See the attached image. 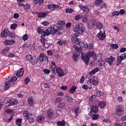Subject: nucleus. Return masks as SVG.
I'll return each mask as SVG.
<instances>
[{
  "instance_id": "nucleus-1",
  "label": "nucleus",
  "mask_w": 126,
  "mask_h": 126,
  "mask_svg": "<svg viewBox=\"0 0 126 126\" xmlns=\"http://www.w3.org/2000/svg\"><path fill=\"white\" fill-rule=\"evenodd\" d=\"M37 33L38 34H42L41 36V43L42 44V47H41V50L44 51L46 49V47L48 48L50 47V45L47 46V44L45 43L47 41V35L46 34V30H44L43 29H41L40 27H38L37 28Z\"/></svg>"
},
{
  "instance_id": "nucleus-2",
  "label": "nucleus",
  "mask_w": 126,
  "mask_h": 126,
  "mask_svg": "<svg viewBox=\"0 0 126 126\" xmlns=\"http://www.w3.org/2000/svg\"><path fill=\"white\" fill-rule=\"evenodd\" d=\"M58 26L57 25L53 26V27H49L48 29L46 30V34L48 36L51 34H54L56 33H58Z\"/></svg>"
},
{
  "instance_id": "nucleus-3",
  "label": "nucleus",
  "mask_w": 126,
  "mask_h": 126,
  "mask_svg": "<svg viewBox=\"0 0 126 126\" xmlns=\"http://www.w3.org/2000/svg\"><path fill=\"white\" fill-rule=\"evenodd\" d=\"M116 114L118 116H122L124 114V107L122 105H118L116 108Z\"/></svg>"
},
{
  "instance_id": "nucleus-4",
  "label": "nucleus",
  "mask_w": 126,
  "mask_h": 126,
  "mask_svg": "<svg viewBox=\"0 0 126 126\" xmlns=\"http://www.w3.org/2000/svg\"><path fill=\"white\" fill-rule=\"evenodd\" d=\"M85 31V29L83 27V25L82 24H79L77 25L74 29H73V31L79 32L80 34H82Z\"/></svg>"
},
{
  "instance_id": "nucleus-5",
  "label": "nucleus",
  "mask_w": 126,
  "mask_h": 126,
  "mask_svg": "<svg viewBox=\"0 0 126 126\" xmlns=\"http://www.w3.org/2000/svg\"><path fill=\"white\" fill-rule=\"evenodd\" d=\"M88 82L90 83L91 85H94V86H96L99 84V81L95 80V76L93 75H91L89 77Z\"/></svg>"
},
{
  "instance_id": "nucleus-6",
  "label": "nucleus",
  "mask_w": 126,
  "mask_h": 126,
  "mask_svg": "<svg viewBox=\"0 0 126 126\" xmlns=\"http://www.w3.org/2000/svg\"><path fill=\"white\" fill-rule=\"evenodd\" d=\"M90 57L86 54L82 53L81 55V59L86 65H88L90 62Z\"/></svg>"
},
{
  "instance_id": "nucleus-7",
  "label": "nucleus",
  "mask_w": 126,
  "mask_h": 126,
  "mask_svg": "<svg viewBox=\"0 0 126 126\" xmlns=\"http://www.w3.org/2000/svg\"><path fill=\"white\" fill-rule=\"evenodd\" d=\"M126 59V53L124 54H122L121 55L119 56L118 57L117 61V65H119L122 63V61H124Z\"/></svg>"
},
{
  "instance_id": "nucleus-8",
  "label": "nucleus",
  "mask_w": 126,
  "mask_h": 126,
  "mask_svg": "<svg viewBox=\"0 0 126 126\" xmlns=\"http://www.w3.org/2000/svg\"><path fill=\"white\" fill-rule=\"evenodd\" d=\"M38 61L41 63H46L48 61V57L43 53H41L39 56Z\"/></svg>"
},
{
  "instance_id": "nucleus-9",
  "label": "nucleus",
  "mask_w": 126,
  "mask_h": 126,
  "mask_svg": "<svg viewBox=\"0 0 126 126\" xmlns=\"http://www.w3.org/2000/svg\"><path fill=\"white\" fill-rule=\"evenodd\" d=\"M97 37H98L99 40H104L106 37L105 34V31H103V32L102 31H99L97 35Z\"/></svg>"
},
{
  "instance_id": "nucleus-10",
  "label": "nucleus",
  "mask_w": 126,
  "mask_h": 126,
  "mask_svg": "<svg viewBox=\"0 0 126 126\" xmlns=\"http://www.w3.org/2000/svg\"><path fill=\"white\" fill-rule=\"evenodd\" d=\"M10 86V83L9 82H5L4 84V86L0 85V90L1 92H4L9 89Z\"/></svg>"
},
{
  "instance_id": "nucleus-11",
  "label": "nucleus",
  "mask_w": 126,
  "mask_h": 126,
  "mask_svg": "<svg viewBox=\"0 0 126 126\" xmlns=\"http://www.w3.org/2000/svg\"><path fill=\"white\" fill-rule=\"evenodd\" d=\"M95 4L98 7H101V8L107 7V5H106L105 2H103V0H95Z\"/></svg>"
},
{
  "instance_id": "nucleus-12",
  "label": "nucleus",
  "mask_w": 126,
  "mask_h": 126,
  "mask_svg": "<svg viewBox=\"0 0 126 126\" xmlns=\"http://www.w3.org/2000/svg\"><path fill=\"white\" fill-rule=\"evenodd\" d=\"M55 71L56 73H58L59 77H63L64 75L63 71L62 70V68L60 67H57L56 68H55Z\"/></svg>"
},
{
  "instance_id": "nucleus-13",
  "label": "nucleus",
  "mask_w": 126,
  "mask_h": 126,
  "mask_svg": "<svg viewBox=\"0 0 126 126\" xmlns=\"http://www.w3.org/2000/svg\"><path fill=\"white\" fill-rule=\"evenodd\" d=\"M60 7V5L58 4H48L47 5V9L50 11H54L56 9H58Z\"/></svg>"
},
{
  "instance_id": "nucleus-14",
  "label": "nucleus",
  "mask_w": 126,
  "mask_h": 126,
  "mask_svg": "<svg viewBox=\"0 0 126 126\" xmlns=\"http://www.w3.org/2000/svg\"><path fill=\"white\" fill-rule=\"evenodd\" d=\"M115 61V58L110 56L109 58H107L105 59L106 63H108L110 65H112L114 62Z\"/></svg>"
},
{
  "instance_id": "nucleus-15",
  "label": "nucleus",
  "mask_w": 126,
  "mask_h": 126,
  "mask_svg": "<svg viewBox=\"0 0 126 126\" xmlns=\"http://www.w3.org/2000/svg\"><path fill=\"white\" fill-rule=\"evenodd\" d=\"M27 102L30 107H32L33 104H35V100L33 99L32 96L28 97Z\"/></svg>"
},
{
  "instance_id": "nucleus-16",
  "label": "nucleus",
  "mask_w": 126,
  "mask_h": 126,
  "mask_svg": "<svg viewBox=\"0 0 126 126\" xmlns=\"http://www.w3.org/2000/svg\"><path fill=\"white\" fill-rule=\"evenodd\" d=\"M95 22L93 21V20L89 21L87 23V27L90 29H92L95 27Z\"/></svg>"
},
{
  "instance_id": "nucleus-17",
  "label": "nucleus",
  "mask_w": 126,
  "mask_h": 126,
  "mask_svg": "<svg viewBox=\"0 0 126 126\" xmlns=\"http://www.w3.org/2000/svg\"><path fill=\"white\" fill-rule=\"evenodd\" d=\"M49 14H50V12H48V11L38 13L37 15V17L38 18L46 17Z\"/></svg>"
},
{
  "instance_id": "nucleus-18",
  "label": "nucleus",
  "mask_w": 126,
  "mask_h": 126,
  "mask_svg": "<svg viewBox=\"0 0 126 126\" xmlns=\"http://www.w3.org/2000/svg\"><path fill=\"white\" fill-rule=\"evenodd\" d=\"M24 73V68H20L18 71L17 73H16V76L18 77H21L23 75Z\"/></svg>"
},
{
  "instance_id": "nucleus-19",
  "label": "nucleus",
  "mask_w": 126,
  "mask_h": 126,
  "mask_svg": "<svg viewBox=\"0 0 126 126\" xmlns=\"http://www.w3.org/2000/svg\"><path fill=\"white\" fill-rule=\"evenodd\" d=\"M46 117L44 115H39L37 117V122L38 123H42L44 121Z\"/></svg>"
},
{
  "instance_id": "nucleus-20",
  "label": "nucleus",
  "mask_w": 126,
  "mask_h": 126,
  "mask_svg": "<svg viewBox=\"0 0 126 126\" xmlns=\"http://www.w3.org/2000/svg\"><path fill=\"white\" fill-rule=\"evenodd\" d=\"M55 112L52 109H49L47 112V117L49 119H52L54 116Z\"/></svg>"
},
{
  "instance_id": "nucleus-21",
  "label": "nucleus",
  "mask_w": 126,
  "mask_h": 126,
  "mask_svg": "<svg viewBox=\"0 0 126 126\" xmlns=\"http://www.w3.org/2000/svg\"><path fill=\"white\" fill-rule=\"evenodd\" d=\"M9 33L10 32L8 30L4 29V30L1 32V37H5L7 36V35H8V34H9Z\"/></svg>"
},
{
  "instance_id": "nucleus-22",
  "label": "nucleus",
  "mask_w": 126,
  "mask_h": 126,
  "mask_svg": "<svg viewBox=\"0 0 126 126\" xmlns=\"http://www.w3.org/2000/svg\"><path fill=\"white\" fill-rule=\"evenodd\" d=\"M15 43V41L14 40H6L4 41V45L6 46H9Z\"/></svg>"
},
{
  "instance_id": "nucleus-23",
  "label": "nucleus",
  "mask_w": 126,
  "mask_h": 126,
  "mask_svg": "<svg viewBox=\"0 0 126 126\" xmlns=\"http://www.w3.org/2000/svg\"><path fill=\"white\" fill-rule=\"evenodd\" d=\"M90 116L92 117V120H94L98 119L99 117V114H95V113H92V112H90Z\"/></svg>"
},
{
  "instance_id": "nucleus-24",
  "label": "nucleus",
  "mask_w": 126,
  "mask_h": 126,
  "mask_svg": "<svg viewBox=\"0 0 126 126\" xmlns=\"http://www.w3.org/2000/svg\"><path fill=\"white\" fill-rule=\"evenodd\" d=\"M92 113H96L98 112V106L96 105H92L91 108Z\"/></svg>"
},
{
  "instance_id": "nucleus-25",
  "label": "nucleus",
  "mask_w": 126,
  "mask_h": 126,
  "mask_svg": "<svg viewBox=\"0 0 126 126\" xmlns=\"http://www.w3.org/2000/svg\"><path fill=\"white\" fill-rule=\"evenodd\" d=\"M9 103H10V104H9L8 106H11L17 105L18 103V101L17 99H10V101H9Z\"/></svg>"
},
{
  "instance_id": "nucleus-26",
  "label": "nucleus",
  "mask_w": 126,
  "mask_h": 126,
  "mask_svg": "<svg viewBox=\"0 0 126 126\" xmlns=\"http://www.w3.org/2000/svg\"><path fill=\"white\" fill-rule=\"evenodd\" d=\"M51 64H52V66H50V69H51V71L53 73H56L55 69L56 67H57L56 66V63L54 62H52L51 63Z\"/></svg>"
},
{
  "instance_id": "nucleus-27",
  "label": "nucleus",
  "mask_w": 126,
  "mask_h": 126,
  "mask_svg": "<svg viewBox=\"0 0 126 126\" xmlns=\"http://www.w3.org/2000/svg\"><path fill=\"white\" fill-rule=\"evenodd\" d=\"M29 61L31 62V63L32 65H36L38 63L37 59L35 56L33 57V58H32V59L31 60H30Z\"/></svg>"
},
{
  "instance_id": "nucleus-28",
  "label": "nucleus",
  "mask_w": 126,
  "mask_h": 126,
  "mask_svg": "<svg viewBox=\"0 0 126 126\" xmlns=\"http://www.w3.org/2000/svg\"><path fill=\"white\" fill-rule=\"evenodd\" d=\"M80 9L84 11V12H86V14L89 13V9L86 6L80 5Z\"/></svg>"
},
{
  "instance_id": "nucleus-29",
  "label": "nucleus",
  "mask_w": 126,
  "mask_h": 126,
  "mask_svg": "<svg viewBox=\"0 0 126 126\" xmlns=\"http://www.w3.org/2000/svg\"><path fill=\"white\" fill-rule=\"evenodd\" d=\"M74 48L75 49V53L79 54V53H82L83 49L82 47H78L77 45H74Z\"/></svg>"
},
{
  "instance_id": "nucleus-30",
  "label": "nucleus",
  "mask_w": 126,
  "mask_h": 126,
  "mask_svg": "<svg viewBox=\"0 0 126 126\" xmlns=\"http://www.w3.org/2000/svg\"><path fill=\"white\" fill-rule=\"evenodd\" d=\"M79 55V53L78 54L77 52H75L72 56L73 61H74L75 62H77Z\"/></svg>"
},
{
  "instance_id": "nucleus-31",
  "label": "nucleus",
  "mask_w": 126,
  "mask_h": 126,
  "mask_svg": "<svg viewBox=\"0 0 126 126\" xmlns=\"http://www.w3.org/2000/svg\"><path fill=\"white\" fill-rule=\"evenodd\" d=\"M103 28V24L102 23L98 22L96 23V28L97 30H101Z\"/></svg>"
},
{
  "instance_id": "nucleus-32",
  "label": "nucleus",
  "mask_w": 126,
  "mask_h": 126,
  "mask_svg": "<svg viewBox=\"0 0 126 126\" xmlns=\"http://www.w3.org/2000/svg\"><path fill=\"white\" fill-rule=\"evenodd\" d=\"M66 125V122L63 120L62 121L57 122V126H65Z\"/></svg>"
},
{
  "instance_id": "nucleus-33",
  "label": "nucleus",
  "mask_w": 126,
  "mask_h": 126,
  "mask_svg": "<svg viewBox=\"0 0 126 126\" xmlns=\"http://www.w3.org/2000/svg\"><path fill=\"white\" fill-rule=\"evenodd\" d=\"M83 16L81 14H77L76 16L74 17V19L76 21H78L83 18Z\"/></svg>"
},
{
  "instance_id": "nucleus-34",
  "label": "nucleus",
  "mask_w": 126,
  "mask_h": 126,
  "mask_svg": "<svg viewBox=\"0 0 126 126\" xmlns=\"http://www.w3.org/2000/svg\"><path fill=\"white\" fill-rule=\"evenodd\" d=\"M99 69L98 68H95L94 69H92V71L90 72V75L95 74V73L99 71Z\"/></svg>"
},
{
  "instance_id": "nucleus-35",
  "label": "nucleus",
  "mask_w": 126,
  "mask_h": 126,
  "mask_svg": "<svg viewBox=\"0 0 126 126\" xmlns=\"http://www.w3.org/2000/svg\"><path fill=\"white\" fill-rule=\"evenodd\" d=\"M63 27L62 25H60L59 26H58V32L57 34H62V32H61L60 31H63Z\"/></svg>"
},
{
  "instance_id": "nucleus-36",
  "label": "nucleus",
  "mask_w": 126,
  "mask_h": 126,
  "mask_svg": "<svg viewBox=\"0 0 126 126\" xmlns=\"http://www.w3.org/2000/svg\"><path fill=\"white\" fill-rule=\"evenodd\" d=\"M79 46L81 48L83 47L84 49H87L88 48V44L84 43V42H81L80 45Z\"/></svg>"
},
{
  "instance_id": "nucleus-37",
  "label": "nucleus",
  "mask_w": 126,
  "mask_h": 126,
  "mask_svg": "<svg viewBox=\"0 0 126 126\" xmlns=\"http://www.w3.org/2000/svg\"><path fill=\"white\" fill-rule=\"evenodd\" d=\"M57 44L60 46L65 45L67 44V41L66 40H60L57 42Z\"/></svg>"
},
{
  "instance_id": "nucleus-38",
  "label": "nucleus",
  "mask_w": 126,
  "mask_h": 126,
  "mask_svg": "<svg viewBox=\"0 0 126 126\" xmlns=\"http://www.w3.org/2000/svg\"><path fill=\"white\" fill-rule=\"evenodd\" d=\"M64 96L65 98H66L68 102H69L70 103L73 102V97H71L69 95H65Z\"/></svg>"
},
{
  "instance_id": "nucleus-39",
  "label": "nucleus",
  "mask_w": 126,
  "mask_h": 126,
  "mask_svg": "<svg viewBox=\"0 0 126 126\" xmlns=\"http://www.w3.org/2000/svg\"><path fill=\"white\" fill-rule=\"evenodd\" d=\"M98 105L102 109H104L107 104L104 101H99Z\"/></svg>"
},
{
  "instance_id": "nucleus-40",
  "label": "nucleus",
  "mask_w": 126,
  "mask_h": 126,
  "mask_svg": "<svg viewBox=\"0 0 126 126\" xmlns=\"http://www.w3.org/2000/svg\"><path fill=\"white\" fill-rule=\"evenodd\" d=\"M22 121V119H16V121H15L16 125H17L18 126H21Z\"/></svg>"
},
{
  "instance_id": "nucleus-41",
  "label": "nucleus",
  "mask_w": 126,
  "mask_h": 126,
  "mask_svg": "<svg viewBox=\"0 0 126 126\" xmlns=\"http://www.w3.org/2000/svg\"><path fill=\"white\" fill-rule=\"evenodd\" d=\"M97 63L99 67L103 66L105 64V61L103 60H101L98 61Z\"/></svg>"
},
{
  "instance_id": "nucleus-42",
  "label": "nucleus",
  "mask_w": 126,
  "mask_h": 126,
  "mask_svg": "<svg viewBox=\"0 0 126 126\" xmlns=\"http://www.w3.org/2000/svg\"><path fill=\"white\" fill-rule=\"evenodd\" d=\"M73 40L75 41V44H78L79 45L82 42L81 38H74Z\"/></svg>"
},
{
  "instance_id": "nucleus-43",
  "label": "nucleus",
  "mask_w": 126,
  "mask_h": 126,
  "mask_svg": "<svg viewBox=\"0 0 126 126\" xmlns=\"http://www.w3.org/2000/svg\"><path fill=\"white\" fill-rule=\"evenodd\" d=\"M87 54V56H88V57H89V58H91L92 57L96 56V54L94 52V51L89 52L87 54Z\"/></svg>"
},
{
  "instance_id": "nucleus-44",
  "label": "nucleus",
  "mask_w": 126,
  "mask_h": 126,
  "mask_svg": "<svg viewBox=\"0 0 126 126\" xmlns=\"http://www.w3.org/2000/svg\"><path fill=\"white\" fill-rule=\"evenodd\" d=\"M64 107H65V104L62 102L58 104L57 108L59 109H63Z\"/></svg>"
},
{
  "instance_id": "nucleus-45",
  "label": "nucleus",
  "mask_w": 126,
  "mask_h": 126,
  "mask_svg": "<svg viewBox=\"0 0 126 126\" xmlns=\"http://www.w3.org/2000/svg\"><path fill=\"white\" fill-rule=\"evenodd\" d=\"M9 51H10V48H9L8 47H7L4 48V49L1 51V53H2V54H7V53H8Z\"/></svg>"
},
{
  "instance_id": "nucleus-46",
  "label": "nucleus",
  "mask_w": 126,
  "mask_h": 126,
  "mask_svg": "<svg viewBox=\"0 0 126 126\" xmlns=\"http://www.w3.org/2000/svg\"><path fill=\"white\" fill-rule=\"evenodd\" d=\"M110 47L112 48V49L115 50L119 48V45L117 44H111L110 45Z\"/></svg>"
},
{
  "instance_id": "nucleus-47",
  "label": "nucleus",
  "mask_w": 126,
  "mask_h": 126,
  "mask_svg": "<svg viewBox=\"0 0 126 126\" xmlns=\"http://www.w3.org/2000/svg\"><path fill=\"white\" fill-rule=\"evenodd\" d=\"M77 90V87L75 86H72V87L70 89V92L71 94H73L75 93V91Z\"/></svg>"
},
{
  "instance_id": "nucleus-48",
  "label": "nucleus",
  "mask_w": 126,
  "mask_h": 126,
  "mask_svg": "<svg viewBox=\"0 0 126 126\" xmlns=\"http://www.w3.org/2000/svg\"><path fill=\"white\" fill-rule=\"evenodd\" d=\"M17 80V78L16 76H13L11 80H8V82L9 83H11V82H15V81H16V80Z\"/></svg>"
},
{
  "instance_id": "nucleus-49",
  "label": "nucleus",
  "mask_w": 126,
  "mask_h": 126,
  "mask_svg": "<svg viewBox=\"0 0 126 126\" xmlns=\"http://www.w3.org/2000/svg\"><path fill=\"white\" fill-rule=\"evenodd\" d=\"M34 57V56H33L32 55H28L27 56H26V59L27 60V61H30Z\"/></svg>"
},
{
  "instance_id": "nucleus-50",
  "label": "nucleus",
  "mask_w": 126,
  "mask_h": 126,
  "mask_svg": "<svg viewBox=\"0 0 126 126\" xmlns=\"http://www.w3.org/2000/svg\"><path fill=\"white\" fill-rule=\"evenodd\" d=\"M17 25L16 24H13L10 26V28L12 30H15L17 28Z\"/></svg>"
},
{
  "instance_id": "nucleus-51",
  "label": "nucleus",
  "mask_w": 126,
  "mask_h": 126,
  "mask_svg": "<svg viewBox=\"0 0 126 126\" xmlns=\"http://www.w3.org/2000/svg\"><path fill=\"white\" fill-rule=\"evenodd\" d=\"M8 36H10L12 39H15L16 37L15 34L13 32H10L8 34Z\"/></svg>"
},
{
  "instance_id": "nucleus-52",
  "label": "nucleus",
  "mask_w": 126,
  "mask_h": 126,
  "mask_svg": "<svg viewBox=\"0 0 126 126\" xmlns=\"http://www.w3.org/2000/svg\"><path fill=\"white\" fill-rule=\"evenodd\" d=\"M23 116L26 118H28L30 117V114H29L28 111H24L23 112Z\"/></svg>"
},
{
  "instance_id": "nucleus-53",
  "label": "nucleus",
  "mask_w": 126,
  "mask_h": 126,
  "mask_svg": "<svg viewBox=\"0 0 126 126\" xmlns=\"http://www.w3.org/2000/svg\"><path fill=\"white\" fill-rule=\"evenodd\" d=\"M24 9L25 10H30V5L29 3H27L26 4H24L23 6Z\"/></svg>"
},
{
  "instance_id": "nucleus-54",
  "label": "nucleus",
  "mask_w": 126,
  "mask_h": 126,
  "mask_svg": "<svg viewBox=\"0 0 126 126\" xmlns=\"http://www.w3.org/2000/svg\"><path fill=\"white\" fill-rule=\"evenodd\" d=\"M103 94H104L103 92H102L101 91H97L96 93V96L100 97L102 95H103Z\"/></svg>"
},
{
  "instance_id": "nucleus-55",
  "label": "nucleus",
  "mask_w": 126,
  "mask_h": 126,
  "mask_svg": "<svg viewBox=\"0 0 126 126\" xmlns=\"http://www.w3.org/2000/svg\"><path fill=\"white\" fill-rule=\"evenodd\" d=\"M43 71L44 72V73L46 74H50L51 72V71L50 69H47V68H45L44 69Z\"/></svg>"
},
{
  "instance_id": "nucleus-56",
  "label": "nucleus",
  "mask_w": 126,
  "mask_h": 126,
  "mask_svg": "<svg viewBox=\"0 0 126 126\" xmlns=\"http://www.w3.org/2000/svg\"><path fill=\"white\" fill-rule=\"evenodd\" d=\"M19 1V2L18 3V6H19V7H21V6L23 7L24 6L25 4L22 3V2H24V0H20V1Z\"/></svg>"
},
{
  "instance_id": "nucleus-57",
  "label": "nucleus",
  "mask_w": 126,
  "mask_h": 126,
  "mask_svg": "<svg viewBox=\"0 0 126 126\" xmlns=\"http://www.w3.org/2000/svg\"><path fill=\"white\" fill-rule=\"evenodd\" d=\"M63 100V99L62 97H57L55 100L56 103H60L62 102Z\"/></svg>"
},
{
  "instance_id": "nucleus-58",
  "label": "nucleus",
  "mask_w": 126,
  "mask_h": 126,
  "mask_svg": "<svg viewBox=\"0 0 126 126\" xmlns=\"http://www.w3.org/2000/svg\"><path fill=\"white\" fill-rule=\"evenodd\" d=\"M120 15V12L119 11H114L112 13V16H118Z\"/></svg>"
},
{
  "instance_id": "nucleus-59",
  "label": "nucleus",
  "mask_w": 126,
  "mask_h": 126,
  "mask_svg": "<svg viewBox=\"0 0 126 126\" xmlns=\"http://www.w3.org/2000/svg\"><path fill=\"white\" fill-rule=\"evenodd\" d=\"M74 113L75 114V116L76 117H78V116L79 115V108L78 107H76L75 108Z\"/></svg>"
},
{
  "instance_id": "nucleus-60",
  "label": "nucleus",
  "mask_w": 126,
  "mask_h": 126,
  "mask_svg": "<svg viewBox=\"0 0 126 126\" xmlns=\"http://www.w3.org/2000/svg\"><path fill=\"white\" fill-rule=\"evenodd\" d=\"M23 41H27L28 39V35L27 34H25L23 36Z\"/></svg>"
},
{
  "instance_id": "nucleus-61",
  "label": "nucleus",
  "mask_w": 126,
  "mask_h": 126,
  "mask_svg": "<svg viewBox=\"0 0 126 126\" xmlns=\"http://www.w3.org/2000/svg\"><path fill=\"white\" fill-rule=\"evenodd\" d=\"M81 34V33H79V32H76L74 35V38H73V39H77V38L79 36V35Z\"/></svg>"
},
{
  "instance_id": "nucleus-62",
  "label": "nucleus",
  "mask_w": 126,
  "mask_h": 126,
  "mask_svg": "<svg viewBox=\"0 0 126 126\" xmlns=\"http://www.w3.org/2000/svg\"><path fill=\"white\" fill-rule=\"evenodd\" d=\"M7 57L9 58H14L15 57V55L14 53H9Z\"/></svg>"
},
{
  "instance_id": "nucleus-63",
  "label": "nucleus",
  "mask_w": 126,
  "mask_h": 126,
  "mask_svg": "<svg viewBox=\"0 0 126 126\" xmlns=\"http://www.w3.org/2000/svg\"><path fill=\"white\" fill-rule=\"evenodd\" d=\"M48 56H52L54 55V53L51 50H48L47 51Z\"/></svg>"
},
{
  "instance_id": "nucleus-64",
  "label": "nucleus",
  "mask_w": 126,
  "mask_h": 126,
  "mask_svg": "<svg viewBox=\"0 0 126 126\" xmlns=\"http://www.w3.org/2000/svg\"><path fill=\"white\" fill-rule=\"evenodd\" d=\"M30 82V79L29 77H26L25 79V83L26 84L27 83H29Z\"/></svg>"
}]
</instances>
